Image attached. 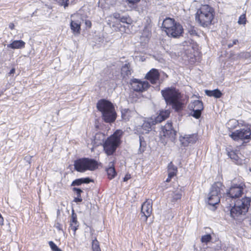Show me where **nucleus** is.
Masks as SVG:
<instances>
[{
  "mask_svg": "<svg viewBox=\"0 0 251 251\" xmlns=\"http://www.w3.org/2000/svg\"><path fill=\"white\" fill-rule=\"evenodd\" d=\"M161 94L167 105H170L176 111L182 109L183 104L181 101V94L175 88H168L161 91Z\"/></svg>",
  "mask_w": 251,
  "mask_h": 251,
  "instance_id": "1",
  "label": "nucleus"
},
{
  "mask_svg": "<svg viewBox=\"0 0 251 251\" xmlns=\"http://www.w3.org/2000/svg\"><path fill=\"white\" fill-rule=\"evenodd\" d=\"M251 199L249 197H244L240 200L231 202V203H227L230 209L231 216L234 218L239 217L242 215H245L248 211Z\"/></svg>",
  "mask_w": 251,
  "mask_h": 251,
  "instance_id": "2",
  "label": "nucleus"
},
{
  "mask_svg": "<svg viewBox=\"0 0 251 251\" xmlns=\"http://www.w3.org/2000/svg\"><path fill=\"white\" fill-rule=\"evenodd\" d=\"M214 16V10L208 5H204L197 11L195 19L199 24L203 26L206 27L211 24Z\"/></svg>",
  "mask_w": 251,
  "mask_h": 251,
  "instance_id": "3",
  "label": "nucleus"
},
{
  "mask_svg": "<svg viewBox=\"0 0 251 251\" xmlns=\"http://www.w3.org/2000/svg\"><path fill=\"white\" fill-rule=\"evenodd\" d=\"M98 109L101 112L105 122H113L116 118V113L113 104L105 100H101L97 104Z\"/></svg>",
  "mask_w": 251,
  "mask_h": 251,
  "instance_id": "4",
  "label": "nucleus"
},
{
  "mask_svg": "<svg viewBox=\"0 0 251 251\" xmlns=\"http://www.w3.org/2000/svg\"><path fill=\"white\" fill-rule=\"evenodd\" d=\"M162 27L169 36L174 38L179 37L183 31L182 25L170 18H167L163 21Z\"/></svg>",
  "mask_w": 251,
  "mask_h": 251,
  "instance_id": "5",
  "label": "nucleus"
},
{
  "mask_svg": "<svg viewBox=\"0 0 251 251\" xmlns=\"http://www.w3.org/2000/svg\"><path fill=\"white\" fill-rule=\"evenodd\" d=\"M123 134L121 130H117L103 143V146L105 153L110 155L113 153L120 143V138Z\"/></svg>",
  "mask_w": 251,
  "mask_h": 251,
  "instance_id": "6",
  "label": "nucleus"
},
{
  "mask_svg": "<svg viewBox=\"0 0 251 251\" xmlns=\"http://www.w3.org/2000/svg\"><path fill=\"white\" fill-rule=\"evenodd\" d=\"M74 167L75 170L81 173L87 171H92L98 168V163L93 159L82 158L75 161Z\"/></svg>",
  "mask_w": 251,
  "mask_h": 251,
  "instance_id": "7",
  "label": "nucleus"
},
{
  "mask_svg": "<svg viewBox=\"0 0 251 251\" xmlns=\"http://www.w3.org/2000/svg\"><path fill=\"white\" fill-rule=\"evenodd\" d=\"M223 188L224 186L220 182H216L212 185L207 195V201L209 205L215 206L219 203Z\"/></svg>",
  "mask_w": 251,
  "mask_h": 251,
  "instance_id": "8",
  "label": "nucleus"
},
{
  "mask_svg": "<svg viewBox=\"0 0 251 251\" xmlns=\"http://www.w3.org/2000/svg\"><path fill=\"white\" fill-rule=\"evenodd\" d=\"M245 184L241 182L239 184L232 183L231 187L226 192V196L225 201V203H229L235 201V199L239 198L243 194L245 189Z\"/></svg>",
  "mask_w": 251,
  "mask_h": 251,
  "instance_id": "9",
  "label": "nucleus"
},
{
  "mask_svg": "<svg viewBox=\"0 0 251 251\" xmlns=\"http://www.w3.org/2000/svg\"><path fill=\"white\" fill-rule=\"evenodd\" d=\"M136 120L137 122H143L141 125H137L135 127L134 130L138 134L148 133L150 131L151 126L157 124L155 119L152 117L145 120L142 118H139Z\"/></svg>",
  "mask_w": 251,
  "mask_h": 251,
  "instance_id": "10",
  "label": "nucleus"
},
{
  "mask_svg": "<svg viewBox=\"0 0 251 251\" xmlns=\"http://www.w3.org/2000/svg\"><path fill=\"white\" fill-rule=\"evenodd\" d=\"M229 136L235 141L240 140L249 142L251 139V129L249 127H245L237 129L230 134Z\"/></svg>",
  "mask_w": 251,
  "mask_h": 251,
  "instance_id": "11",
  "label": "nucleus"
},
{
  "mask_svg": "<svg viewBox=\"0 0 251 251\" xmlns=\"http://www.w3.org/2000/svg\"><path fill=\"white\" fill-rule=\"evenodd\" d=\"M190 108L192 109L193 113L192 115L196 119H199L201 115V111L203 109L202 102L196 100L190 105Z\"/></svg>",
  "mask_w": 251,
  "mask_h": 251,
  "instance_id": "12",
  "label": "nucleus"
},
{
  "mask_svg": "<svg viewBox=\"0 0 251 251\" xmlns=\"http://www.w3.org/2000/svg\"><path fill=\"white\" fill-rule=\"evenodd\" d=\"M176 131L172 127V123L168 122L162 127L161 134L164 137L170 138L171 140L175 139Z\"/></svg>",
  "mask_w": 251,
  "mask_h": 251,
  "instance_id": "13",
  "label": "nucleus"
},
{
  "mask_svg": "<svg viewBox=\"0 0 251 251\" xmlns=\"http://www.w3.org/2000/svg\"><path fill=\"white\" fill-rule=\"evenodd\" d=\"M132 88L135 91L142 92L146 90L149 86V84L147 81H141L134 79L131 83Z\"/></svg>",
  "mask_w": 251,
  "mask_h": 251,
  "instance_id": "14",
  "label": "nucleus"
},
{
  "mask_svg": "<svg viewBox=\"0 0 251 251\" xmlns=\"http://www.w3.org/2000/svg\"><path fill=\"white\" fill-rule=\"evenodd\" d=\"M227 155L236 164L242 165L247 163L246 160L242 154L236 151H228Z\"/></svg>",
  "mask_w": 251,
  "mask_h": 251,
  "instance_id": "15",
  "label": "nucleus"
},
{
  "mask_svg": "<svg viewBox=\"0 0 251 251\" xmlns=\"http://www.w3.org/2000/svg\"><path fill=\"white\" fill-rule=\"evenodd\" d=\"M152 212V201L148 200L143 203L141 207V213L145 217V220L147 219Z\"/></svg>",
  "mask_w": 251,
  "mask_h": 251,
  "instance_id": "16",
  "label": "nucleus"
},
{
  "mask_svg": "<svg viewBox=\"0 0 251 251\" xmlns=\"http://www.w3.org/2000/svg\"><path fill=\"white\" fill-rule=\"evenodd\" d=\"M197 140V136L195 134L185 135L180 138V142L184 146H187L190 144H194Z\"/></svg>",
  "mask_w": 251,
  "mask_h": 251,
  "instance_id": "17",
  "label": "nucleus"
},
{
  "mask_svg": "<svg viewBox=\"0 0 251 251\" xmlns=\"http://www.w3.org/2000/svg\"><path fill=\"white\" fill-rule=\"evenodd\" d=\"M159 74L157 70L152 69L146 75V77L152 84H155L159 79Z\"/></svg>",
  "mask_w": 251,
  "mask_h": 251,
  "instance_id": "18",
  "label": "nucleus"
},
{
  "mask_svg": "<svg viewBox=\"0 0 251 251\" xmlns=\"http://www.w3.org/2000/svg\"><path fill=\"white\" fill-rule=\"evenodd\" d=\"M81 22L79 21H72L70 24L71 29L74 35L79 34L80 32Z\"/></svg>",
  "mask_w": 251,
  "mask_h": 251,
  "instance_id": "19",
  "label": "nucleus"
},
{
  "mask_svg": "<svg viewBox=\"0 0 251 251\" xmlns=\"http://www.w3.org/2000/svg\"><path fill=\"white\" fill-rule=\"evenodd\" d=\"M105 139V135L102 133H98L96 134L93 144L96 147L99 145H103L104 140Z\"/></svg>",
  "mask_w": 251,
  "mask_h": 251,
  "instance_id": "20",
  "label": "nucleus"
},
{
  "mask_svg": "<svg viewBox=\"0 0 251 251\" xmlns=\"http://www.w3.org/2000/svg\"><path fill=\"white\" fill-rule=\"evenodd\" d=\"M170 114L169 110H165L160 111L159 114L154 119L157 123H160L162 121L167 118Z\"/></svg>",
  "mask_w": 251,
  "mask_h": 251,
  "instance_id": "21",
  "label": "nucleus"
},
{
  "mask_svg": "<svg viewBox=\"0 0 251 251\" xmlns=\"http://www.w3.org/2000/svg\"><path fill=\"white\" fill-rule=\"evenodd\" d=\"M132 74V70L129 63L125 64L121 68V74L124 77L128 76Z\"/></svg>",
  "mask_w": 251,
  "mask_h": 251,
  "instance_id": "22",
  "label": "nucleus"
},
{
  "mask_svg": "<svg viewBox=\"0 0 251 251\" xmlns=\"http://www.w3.org/2000/svg\"><path fill=\"white\" fill-rule=\"evenodd\" d=\"M106 172L109 179H112L115 176L116 173L113 162H111L109 163V168L106 169Z\"/></svg>",
  "mask_w": 251,
  "mask_h": 251,
  "instance_id": "23",
  "label": "nucleus"
},
{
  "mask_svg": "<svg viewBox=\"0 0 251 251\" xmlns=\"http://www.w3.org/2000/svg\"><path fill=\"white\" fill-rule=\"evenodd\" d=\"M205 93L206 95L209 97H214L216 98H219L222 96V93L218 89H215L214 90H205Z\"/></svg>",
  "mask_w": 251,
  "mask_h": 251,
  "instance_id": "24",
  "label": "nucleus"
},
{
  "mask_svg": "<svg viewBox=\"0 0 251 251\" xmlns=\"http://www.w3.org/2000/svg\"><path fill=\"white\" fill-rule=\"evenodd\" d=\"M121 113L123 120L126 121L130 119L134 112L128 109H124L122 110Z\"/></svg>",
  "mask_w": 251,
  "mask_h": 251,
  "instance_id": "25",
  "label": "nucleus"
},
{
  "mask_svg": "<svg viewBox=\"0 0 251 251\" xmlns=\"http://www.w3.org/2000/svg\"><path fill=\"white\" fill-rule=\"evenodd\" d=\"M168 176L170 177H173L176 175L177 168L172 162L170 163L168 166Z\"/></svg>",
  "mask_w": 251,
  "mask_h": 251,
  "instance_id": "26",
  "label": "nucleus"
},
{
  "mask_svg": "<svg viewBox=\"0 0 251 251\" xmlns=\"http://www.w3.org/2000/svg\"><path fill=\"white\" fill-rule=\"evenodd\" d=\"M79 224L77 219H71L70 221V228L74 231V235H75V231L77 229Z\"/></svg>",
  "mask_w": 251,
  "mask_h": 251,
  "instance_id": "27",
  "label": "nucleus"
},
{
  "mask_svg": "<svg viewBox=\"0 0 251 251\" xmlns=\"http://www.w3.org/2000/svg\"><path fill=\"white\" fill-rule=\"evenodd\" d=\"M172 196L173 198V201H176L180 199L182 196V191L181 189H179L178 190H177L176 191L173 192L172 193Z\"/></svg>",
  "mask_w": 251,
  "mask_h": 251,
  "instance_id": "28",
  "label": "nucleus"
},
{
  "mask_svg": "<svg viewBox=\"0 0 251 251\" xmlns=\"http://www.w3.org/2000/svg\"><path fill=\"white\" fill-rule=\"evenodd\" d=\"M140 0H126V2L128 6L131 8H135L137 4Z\"/></svg>",
  "mask_w": 251,
  "mask_h": 251,
  "instance_id": "29",
  "label": "nucleus"
},
{
  "mask_svg": "<svg viewBox=\"0 0 251 251\" xmlns=\"http://www.w3.org/2000/svg\"><path fill=\"white\" fill-rule=\"evenodd\" d=\"M92 248L93 251H101L99 242L96 239L92 241Z\"/></svg>",
  "mask_w": 251,
  "mask_h": 251,
  "instance_id": "30",
  "label": "nucleus"
},
{
  "mask_svg": "<svg viewBox=\"0 0 251 251\" xmlns=\"http://www.w3.org/2000/svg\"><path fill=\"white\" fill-rule=\"evenodd\" d=\"M49 244L52 251H62L52 241H50Z\"/></svg>",
  "mask_w": 251,
  "mask_h": 251,
  "instance_id": "31",
  "label": "nucleus"
},
{
  "mask_svg": "<svg viewBox=\"0 0 251 251\" xmlns=\"http://www.w3.org/2000/svg\"><path fill=\"white\" fill-rule=\"evenodd\" d=\"M211 239V236L210 234H206L203 235L201 238V241L202 243H207L209 242Z\"/></svg>",
  "mask_w": 251,
  "mask_h": 251,
  "instance_id": "32",
  "label": "nucleus"
},
{
  "mask_svg": "<svg viewBox=\"0 0 251 251\" xmlns=\"http://www.w3.org/2000/svg\"><path fill=\"white\" fill-rule=\"evenodd\" d=\"M239 57L240 58L248 59L251 57V55L250 53L248 52H241L239 54Z\"/></svg>",
  "mask_w": 251,
  "mask_h": 251,
  "instance_id": "33",
  "label": "nucleus"
},
{
  "mask_svg": "<svg viewBox=\"0 0 251 251\" xmlns=\"http://www.w3.org/2000/svg\"><path fill=\"white\" fill-rule=\"evenodd\" d=\"M238 23L239 24H245L246 23V19L245 14H243L241 15L239 18Z\"/></svg>",
  "mask_w": 251,
  "mask_h": 251,
  "instance_id": "34",
  "label": "nucleus"
},
{
  "mask_svg": "<svg viewBox=\"0 0 251 251\" xmlns=\"http://www.w3.org/2000/svg\"><path fill=\"white\" fill-rule=\"evenodd\" d=\"M25 43L22 40H17V49H22L25 47Z\"/></svg>",
  "mask_w": 251,
  "mask_h": 251,
  "instance_id": "35",
  "label": "nucleus"
},
{
  "mask_svg": "<svg viewBox=\"0 0 251 251\" xmlns=\"http://www.w3.org/2000/svg\"><path fill=\"white\" fill-rule=\"evenodd\" d=\"M119 21L123 23L129 24L130 20L128 17L126 16H123L120 17Z\"/></svg>",
  "mask_w": 251,
  "mask_h": 251,
  "instance_id": "36",
  "label": "nucleus"
},
{
  "mask_svg": "<svg viewBox=\"0 0 251 251\" xmlns=\"http://www.w3.org/2000/svg\"><path fill=\"white\" fill-rule=\"evenodd\" d=\"M81 184H82V179L79 178V179H75L74 181H73L71 185H72V186H75V185L79 186V185H81Z\"/></svg>",
  "mask_w": 251,
  "mask_h": 251,
  "instance_id": "37",
  "label": "nucleus"
},
{
  "mask_svg": "<svg viewBox=\"0 0 251 251\" xmlns=\"http://www.w3.org/2000/svg\"><path fill=\"white\" fill-rule=\"evenodd\" d=\"M59 3L62 5H64V7L68 6V3H67L68 0H57Z\"/></svg>",
  "mask_w": 251,
  "mask_h": 251,
  "instance_id": "38",
  "label": "nucleus"
},
{
  "mask_svg": "<svg viewBox=\"0 0 251 251\" xmlns=\"http://www.w3.org/2000/svg\"><path fill=\"white\" fill-rule=\"evenodd\" d=\"M54 226L57 230L62 232V233H64V231H63V229H62V226L59 223H56L55 224Z\"/></svg>",
  "mask_w": 251,
  "mask_h": 251,
  "instance_id": "39",
  "label": "nucleus"
},
{
  "mask_svg": "<svg viewBox=\"0 0 251 251\" xmlns=\"http://www.w3.org/2000/svg\"><path fill=\"white\" fill-rule=\"evenodd\" d=\"M82 183H89L93 180L90 179L89 177L81 178Z\"/></svg>",
  "mask_w": 251,
  "mask_h": 251,
  "instance_id": "40",
  "label": "nucleus"
},
{
  "mask_svg": "<svg viewBox=\"0 0 251 251\" xmlns=\"http://www.w3.org/2000/svg\"><path fill=\"white\" fill-rule=\"evenodd\" d=\"M110 17H113L114 18H115L116 19H118V20H120L121 16H120V14L119 13L116 12V13H113L110 16Z\"/></svg>",
  "mask_w": 251,
  "mask_h": 251,
  "instance_id": "41",
  "label": "nucleus"
},
{
  "mask_svg": "<svg viewBox=\"0 0 251 251\" xmlns=\"http://www.w3.org/2000/svg\"><path fill=\"white\" fill-rule=\"evenodd\" d=\"M73 190L74 191L76 192L77 196L80 197V194L82 192V191L80 189L77 188H74Z\"/></svg>",
  "mask_w": 251,
  "mask_h": 251,
  "instance_id": "42",
  "label": "nucleus"
},
{
  "mask_svg": "<svg viewBox=\"0 0 251 251\" xmlns=\"http://www.w3.org/2000/svg\"><path fill=\"white\" fill-rule=\"evenodd\" d=\"M238 42V40L237 39H235L233 41L232 43L228 44V47L231 48L233 46V45L236 44V43Z\"/></svg>",
  "mask_w": 251,
  "mask_h": 251,
  "instance_id": "43",
  "label": "nucleus"
},
{
  "mask_svg": "<svg viewBox=\"0 0 251 251\" xmlns=\"http://www.w3.org/2000/svg\"><path fill=\"white\" fill-rule=\"evenodd\" d=\"M8 46L12 49H16V41H13L11 44L9 45Z\"/></svg>",
  "mask_w": 251,
  "mask_h": 251,
  "instance_id": "44",
  "label": "nucleus"
},
{
  "mask_svg": "<svg viewBox=\"0 0 251 251\" xmlns=\"http://www.w3.org/2000/svg\"><path fill=\"white\" fill-rule=\"evenodd\" d=\"M85 23L86 26H88L89 27H91L92 24L91 22L90 21L86 20Z\"/></svg>",
  "mask_w": 251,
  "mask_h": 251,
  "instance_id": "45",
  "label": "nucleus"
},
{
  "mask_svg": "<svg viewBox=\"0 0 251 251\" xmlns=\"http://www.w3.org/2000/svg\"><path fill=\"white\" fill-rule=\"evenodd\" d=\"M230 124H236L237 122L235 120H230L227 123V126H229Z\"/></svg>",
  "mask_w": 251,
  "mask_h": 251,
  "instance_id": "46",
  "label": "nucleus"
},
{
  "mask_svg": "<svg viewBox=\"0 0 251 251\" xmlns=\"http://www.w3.org/2000/svg\"><path fill=\"white\" fill-rule=\"evenodd\" d=\"M130 178V175H126L124 178V181H127Z\"/></svg>",
  "mask_w": 251,
  "mask_h": 251,
  "instance_id": "47",
  "label": "nucleus"
},
{
  "mask_svg": "<svg viewBox=\"0 0 251 251\" xmlns=\"http://www.w3.org/2000/svg\"><path fill=\"white\" fill-rule=\"evenodd\" d=\"M71 219H77L76 215L74 213V210L72 214Z\"/></svg>",
  "mask_w": 251,
  "mask_h": 251,
  "instance_id": "48",
  "label": "nucleus"
},
{
  "mask_svg": "<svg viewBox=\"0 0 251 251\" xmlns=\"http://www.w3.org/2000/svg\"><path fill=\"white\" fill-rule=\"evenodd\" d=\"M82 200L81 198H80V197L77 196V198H75V202H81L82 201Z\"/></svg>",
  "mask_w": 251,
  "mask_h": 251,
  "instance_id": "49",
  "label": "nucleus"
},
{
  "mask_svg": "<svg viewBox=\"0 0 251 251\" xmlns=\"http://www.w3.org/2000/svg\"><path fill=\"white\" fill-rule=\"evenodd\" d=\"M15 68H12L10 71L9 72L8 74L9 75H11L12 74H14L15 73Z\"/></svg>",
  "mask_w": 251,
  "mask_h": 251,
  "instance_id": "50",
  "label": "nucleus"
},
{
  "mask_svg": "<svg viewBox=\"0 0 251 251\" xmlns=\"http://www.w3.org/2000/svg\"><path fill=\"white\" fill-rule=\"evenodd\" d=\"M172 178V177H169V176H168V178H167V179H166V181L167 182H170V181H171V178Z\"/></svg>",
  "mask_w": 251,
  "mask_h": 251,
  "instance_id": "51",
  "label": "nucleus"
},
{
  "mask_svg": "<svg viewBox=\"0 0 251 251\" xmlns=\"http://www.w3.org/2000/svg\"><path fill=\"white\" fill-rule=\"evenodd\" d=\"M14 25L13 24L12 25H10V27H11V28L12 29H13L14 28Z\"/></svg>",
  "mask_w": 251,
  "mask_h": 251,
  "instance_id": "52",
  "label": "nucleus"
},
{
  "mask_svg": "<svg viewBox=\"0 0 251 251\" xmlns=\"http://www.w3.org/2000/svg\"><path fill=\"white\" fill-rule=\"evenodd\" d=\"M14 25L13 24L12 25H10V27H11V28L12 29H13L14 28Z\"/></svg>",
  "mask_w": 251,
  "mask_h": 251,
  "instance_id": "53",
  "label": "nucleus"
},
{
  "mask_svg": "<svg viewBox=\"0 0 251 251\" xmlns=\"http://www.w3.org/2000/svg\"><path fill=\"white\" fill-rule=\"evenodd\" d=\"M25 158L27 159H30V156H26Z\"/></svg>",
  "mask_w": 251,
  "mask_h": 251,
  "instance_id": "54",
  "label": "nucleus"
}]
</instances>
